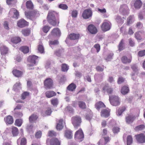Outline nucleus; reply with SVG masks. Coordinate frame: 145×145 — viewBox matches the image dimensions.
I'll use <instances>...</instances> for the list:
<instances>
[{"label": "nucleus", "mask_w": 145, "mask_h": 145, "mask_svg": "<svg viewBox=\"0 0 145 145\" xmlns=\"http://www.w3.org/2000/svg\"><path fill=\"white\" fill-rule=\"evenodd\" d=\"M57 14L54 11H51L49 12L47 16V19L48 22L51 25L55 26L57 23H59V17L56 19L55 17V15Z\"/></svg>", "instance_id": "obj_1"}, {"label": "nucleus", "mask_w": 145, "mask_h": 145, "mask_svg": "<svg viewBox=\"0 0 145 145\" xmlns=\"http://www.w3.org/2000/svg\"><path fill=\"white\" fill-rule=\"evenodd\" d=\"M25 14L27 18L32 20H35L40 15L38 12L37 10H34L25 12Z\"/></svg>", "instance_id": "obj_2"}, {"label": "nucleus", "mask_w": 145, "mask_h": 145, "mask_svg": "<svg viewBox=\"0 0 145 145\" xmlns=\"http://www.w3.org/2000/svg\"><path fill=\"white\" fill-rule=\"evenodd\" d=\"M109 100L111 104L113 106H118L120 104V99L117 96L112 95L110 96Z\"/></svg>", "instance_id": "obj_3"}, {"label": "nucleus", "mask_w": 145, "mask_h": 145, "mask_svg": "<svg viewBox=\"0 0 145 145\" xmlns=\"http://www.w3.org/2000/svg\"><path fill=\"white\" fill-rule=\"evenodd\" d=\"M71 121L74 127L77 128L80 126L82 122V119L80 116H76L72 118Z\"/></svg>", "instance_id": "obj_4"}, {"label": "nucleus", "mask_w": 145, "mask_h": 145, "mask_svg": "<svg viewBox=\"0 0 145 145\" xmlns=\"http://www.w3.org/2000/svg\"><path fill=\"white\" fill-rule=\"evenodd\" d=\"M111 25V24L110 22L105 20L102 23L101 27L103 31L106 32L110 30Z\"/></svg>", "instance_id": "obj_5"}, {"label": "nucleus", "mask_w": 145, "mask_h": 145, "mask_svg": "<svg viewBox=\"0 0 145 145\" xmlns=\"http://www.w3.org/2000/svg\"><path fill=\"white\" fill-rule=\"evenodd\" d=\"M38 57L35 56H29L27 59V60L28 62L30 63L27 65V66L29 67H33L34 65L36 64V61Z\"/></svg>", "instance_id": "obj_6"}, {"label": "nucleus", "mask_w": 145, "mask_h": 145, "mask_svg": "<svg viewBox=\"0 0 145 145\" xmlns=\"http://www.w3.org/2000/svg\"><path fill=\"white\" fill-rule=\"evenodd\" d=\"M19 16V14L18 11L15 8H11L9 12V16L10 18L18 19Z\"/></svg>", "instance_id": "obj_7"}, {"label": "nucleus", "mask_w": 145, "mask_h": 145, "mask_svg": "<svg viewBox=\"0 0 145 145\" xmlns=\"http://www.w3.org/2000/svg\"><path fill=\"white\" fill-rule=\"evenodd\" d=\"M92 15V12L91 10L90 9H88L84 10L82 16L84 19H87L91 17Z\"/></svg>", "instance_id": "obj_8"}, {"label": "nucleus", "mask_w": 145, "mask_h": 145, "mask_svg": "<svg viewBox=\"0 0 145 145\" xmlns=\"http://www.w3.org/2000/svg\"><path fill=\"white\" fill-rule=\"evenodd\" d=\"M137 142L139 143L142 144L145 142V135L141 133L135 136Z\"/></svg>", "instance_id": "obj_9"}, {"label": "nucleus", "mask_w": 145, "mask_h": 145, "mask_svg": "<svg viewBox=\"0 0 145 145\" xmlns=\"http://www.w3.org/2000/svg\"><path fill=\"white\" fill-rule=\"evenodd\" d=\"M135 37L138 40H141L142 37L145 38V32L143 31H138L135 33Z\"/></svg>", "instance_id": "obj_10"}, {"label": "nucleus", "mask_w": 145, "mask_h": 145, "mask_svg": "<svg viewBox=\"0 0 145 145\" xmlns=\"http://www.w3.org/2000/svg\"><path fill=\"white\" fill-rule=\"evenodd\" d=\"M28 25L29 23L23 18L20 19L17 22V25L20 28H23L27 26Z\"/></svg>", "instance_id": "obj_11"}, {"label": "nucleus", "mask_w": 145, "mask_h": 145, "mask_svg": "<svg viewBox=\"0 0 145 145\" xmlns=\"http://www.w3.org/2000/svg\"><path fill=\"white\" fill-rule=\"evenodd\" d=\"M44 85L46 89H50L53 85V82L52 79L51 78L46 79L44 82Z\"/></svg>", "instance_id": "obj_12"}, {"label": "nucleus", "mask_w": 145, "mask_h": 145, "mask_svg": "<svg viewBox=\"0 0 145 145\" xmlns=\"http://www.w3.org/2000/svg\"><path fill=\"white\" fill-rule=\"evenodd\" d=\"M136 117L133 115L127 114L125 117V121L127 124L132 123L135 120Z\"/></svg>", "instance_id": "obj_13"}, {"label": "nucleus", "mask_w": 145, "mask_h": 145, "mask_svg": "<svg viewBox=\"0 0 145 145\" xmlns=\"http://www.w3.org/2000/svg\"><path fill=\"white\" fill-rule=\"evenodd\" d=\"M75 138L77 139L82 140L84 138V135L81 129H80L78 130L75 134Z\"/></svg>", "instance_id": "obj_14"}, {"label": "nucleus", "mask_w": 145, "mask_h": 145, "mask_svg": "<svg viewBox=\"0 0 145 145\" xmlns=\"http://www.w3.org/2000/svg\"><path fill=\"white\" fill-rule=\"evenodd\" d=\"M88 29L89 32L92 34H95L97 32V30L96 27L93 24L89 25Z\"/></svg>", "instance_id": "obj_15"}, {"label": "nucleus", "mask_w": 145, "mask_h": 145, "mask_svg": "<svg viewBox=\"0 0 145 145\" xmlns=\"http://www.w3.org/2000/svg\"><path fill=\"white\" fill-rule=\"evenodd\" d=\"M60 34L61 33L59 29L58 28H55L52 31L50 35L54 36L59 37Z\"/></svg>", "instance_id": "obj_16"}, {"label": "nucleus", "mask_w": 145, "mask_h": 145, "mask_svg": "<svg viewBox=\"0 0 145 145\" xmlns=\"http://www.w3.org/2000/svg\"><path fill=\"white\" fill-rule=\"evenodd\" d=\"M12 73L14 75L17 77H21L23 74V72L17 70V69H14L12 71Z\"/></svg>", "instance_id": "obj_17"}, {"label": "nucleus", "mask_w": 145, "mask_h": 145, "mask_svg": "<svg viewBox=\"0 0 145 145\" xmlns=\"http://www.w3.org/2000/svg\"><path fill=\"white\" fill-rule=\"evenodd\" d=\"M4 121L7 124H11L13 123V119L12 117L10 115H8L5 117Z\"/></svg>", "instance_id": "obj_18"}, {"label": "nucleus", "mask_w": 145, "mask_h": 145, "mask_svg": "<svg viewBox=\"0 0 145 145\" xmlns=\"http://www.w3.org/2000/svg\"><path fill=\"white\" fill-rule=\"evenodd\" d=\"M38 118V116L36 114H32L29 117V122L30 123L35 122Z\"/></svg>", "instance_id": "obj_19"}, {"label": "nucleus", "mask_w": 145, "mask_h": 145, "mask_svg": "<svg viewBox=\"0 0 145 145\" xmlns=\"http://www.w3.org/2000/svg\"><path fill=\"white\" fill-rule=\"evenodd\" d=\"M80 37L79 34L72 33L70 34L68 38L71 40H76L79 39Z\"/></svg>", "instance_id": "obj_20"}, {"label": "nucleus", "mask_w": 145, "mask_h": 145, "mask_svg": "<svg viewBox=\"0 0 145 145\" xmlns=\"http://www.w3.org/2000/svg\"><path fill=\"white\" fill-rule=\"evenodd\" d=\"M45 96L48 98H50L56 95V93L53 91H48L45 93Z\"/></svg>", "instance_id": "obj_21"}, {"label": "nucleus", "mask_w": 145, "mask_h": 145, "mask_svg": "<svg viewBox=\"0 0 145 145\" xmlns=\"http://www.w3.org/2000/svg\"><path fill=\"white\" fill-rule=\"evenodd\" d=\"M132 57H131L128 59L127 57L125 56H123L122 57L121 59L122 62L124 64L129 63H130L131 61Z\"/></svg>", "instance_id": "obj_22"}, {"label": "nucleus", "mask_w": 145, "mask_h": 145, "mask_svg": "<svg viewBox=\"0 0 145 145\" xmlns=\"http://www.w3.org/2000/svg\"><path fill=\"white\" fill-rule=\"evenodd\" d=\"M63 120L62 119H61L59 120L58 123H57L56 126V129L57 130H60L63 129Z\"/></svg>", "instance_id": "obj_23"}, {"label": "nucleus", "mask_w": 145, "mask_h": 145, "mask_svg": "<svg viewBox=\"0 0 145 145\" xmlns=\"http://www.w3.org/2000/svg\"><path fill=\"white\" fill-rule=\"evenodd\" d=\"M102 89L104 91H106L108 94H111L113 91V89L110 88L108 84L105 85L103 88Z\"/></svg>", "instance_id": "obj_24"}, {"label": "nucleus", "mask_w": 145, "mask_h": 145, "mask_svg": "<svg viewBox=\"0 0 145 145\" xmlns=\"http://www.w3.org/2000/svg\"><path fill=\"white\" fill-rule=\"evenodd\" d=\"M50 145H60V142L56 138L51 139L50 141Z\"/></svg>", "instance_id": "obj_25"}, {"label": "nucleus", "mask_w": 145, "mask_h": 145, "mask_svg": "<svg viewBox=\"0 0 145 145\" xmlns=\"http://www.w3.org/2000/svg\"><path fill=\"white\" fill-rule=\"evenodd\" d=\"M134 6L135 8L139 9L142 5V2L140 0H136L134 3Z\"/></svg>", "instance_id": "obj_26"}, {"label": "nucleus", "mask_w": 145, "mask_h": 145, "mask_svg": "<svg viewBox=\"0 0 145 145\" xmlns=\"http://www.w3.org/2000/svg\"><path fill=\"white\" fill-rule=\"evenodd\" d=\"M20 143V145H26L27 144V140L25 137L22 138H19L17 140V143L19 145Z\"/></svg>", "instance_id": "obj_27"}, {"label": "nucleus", "mask_w": 145, "mask_h": 145, "mask_svg": "<svg viewBox=\"0 0 145 145\" xmlns=\"http://www.w3.org/2000/svg\"><path fill=\"white\" fill-rule=\"evenodd\" d=\"M76 86L74 83H71L67 87V89L71 91H75Z\"/></svg>", "instance_id": "obj_28"}, {"label": "nucleus", "mask_w": 145, "mask_h": 145, "mask_svg": "<svg viewBox=\"0 0 145 145\" xmlns=\"http://www.w3.org/2000/svg\"><path fill=\"white\" fill-rule=\"evenodd\" d=\"M8 48L5 46H2L0 47V51L2 55H4L8 52Z\"/></svg>", "instance_id": "obj_29"}, {"label": "nucleus", "mask_w": 145, "mask_h": 145, "mask_svg": "<svg viewBox=\"0 0 145 145\" xmlns=\"http://www.w3.org/2000/svg\"><path fill=\"white\" fill-rule=\"evenodd\" d=\"M95 106L96 109L99 110L100 108L105 107V106L103 102L99 101L95 104Z\"/></svg>", "instance_id": "obj_30"}, {"label": "nucleus", "mask_w": 145, "mask_h": 145, "mask_svg": "<svg viewBox=\"0 0 145 145\" xmlns=\"http://www.w3.org/2000/svg\"><path fill=\"white\" fill-rule=\"evenodd\" d=\"M26 8L29 10H33L34 8V5L31 0L27 1L26 3Z\"/></svg>", "instance_id": "obj_31"}, {"label": "nucleus", "mask_w": 145, "mask_h": 145, "mask_svg": "<svg viewBox=\"0 0 145 145\" xmlns=\"http://www.w3.org/2000/svg\"><path fill=\"white\" fill-rule=\"evenodd\" d=\"M126 108L125 106L119 108L116 112L117 115L118 116L121 115L123 112L126 110Z\"/></svg>", "instance_id": "obj_32"}, {"label": "nucleus", "mask_w": 145, "mask_h": 145, "mask_svg": "<svg viewBox=\"0 0 145 145\" xmlns=\"http://www.w3.org/2000/svg\"><path fill=\"white\" fill-rule=\"evenodd\" d=\"M11 41L14 43L17 44L21 41V39L19 37H14L12 38Z\"/></svg>", "instance_id": "obj_33"}, {"label": "nucleus", "mask_w": 145, "mask_h": 145, "mask_svg": "<svg viewBox=\"0 0 145 145\" xmlns=\"http://www.w3.org/2000/svg\"><path fill=\"white\" fill-rule=\"evenodd\" d=\"M109 112L106 109L102 110L101 112V116L102 117L106 118L108 117L110 115Z\"/></svg>", "instance_id": "obj_34"}, {"label": "nucleus", "mask_w": 145, "mask_h": 145, "mask_svg": "<svg viewBox=\"0 0 145 145\" xmlns=\"http://www.w3.org/2000/svg\"><path fill=\"white\" fill-rule=\"evenodd\" d=\"M129 88L127 86H123L121 88V92L122 94L125 95L129 92Z\"/></svg>", "instance_id": "obj_35"}, {"label": "nucleus", "mask_w": 145, "mask_h": 145, "mask_svg": "<svg viewBox=\"0 0 145 145\" xmlns=\"http://www.w3.org/2000/svg\"><path fill=\"white\" fill-rule=\"evenodd\" d=\"M72 131H70L67 130L65 131V136L68 139H70L72 137Z\"/></svg>", "instance_id": "obj_36"}, {"label": "nucleus", "mask_w": 145, "mask_h": 145, "mask_svg": "<svg viewBox=\"0 0 145 145\" xmlns=\"http://www.w3.org/2000/svg\"><path fill=\"white\" fill-rule=\"evenodd\" d=\"M124 40L122 39L120 41L118 46L119 51L120 52L124 49Z\"/></svg>", "instance_id": "obj_37"}, {"label": "nucleus", "mask_w": 145, "mask_h": 145, "mask_svg": "<svg viewBox=\"0 0 145 145\" xmlns=\"http://www.w3.org/2000/svg\"><path fill=\"white\" fill-rule=\"evenodd\" d=\"M30 30L29 28H27L22 29L21 31L22 33L24 36H28L30 33Z\"/></svg>", "instance_id": "obj_38"}, {"label": "nucleus", "mask_w": 145, "mask_h": 145, "mask_svg": "<svg viewBox=\"0 0 145 145\" xmlns=\"http://www.w3.org/2000/svg\"><path fill=\"white\" fill-rule=\"evenodd\" d=\"M133 142L132 137L130 135H128L127 138V145H131Z\"/></svg>", "instance_id": "obj_39"}, {"label": "nucleus", "mask_w": 145, "mask_h": 145, "mask_svg": "<svg viewBox=\"0 0 145 145\" xmlns=\"http://www.w3.org/2000/svg\"><path fill=\"white\" fill-rule=\"evenodd\" d=\"M12 133L13 136H16L18 134V130L16 127H12Z\"/></svg>", "instance_id": "obj_40"}, {"label": "nucleus", "mask_w": 145, "mask_h": 145, "mask_svg": "<svg viewBox=\"0 0 145 145\" xmlns=\"http://www.w3.org/2000/svg\"><path fill=\"white\" fill-rule=\"evenodd\" d=\"M51 104L54 106H57L58 104V99L57 98L52 99L50 100Z\"/></svg>", "instance_id": "obj_41"}, {"label": "nucleus", "mask_w": 145, "mask_h": 145, "mask_svg": "<svg viewBox=\"0 0 145 145\" xmlns=\"http://www.w3.org/2000/svg\"><path fill=\"white\" fill-rule=\"evenodd\" d=\"M20 49L25 54L28 53L29 51V47L27 46H21L20 48Z\"/></svg>", "instance_id": "obj_42"}, {"label": "nucleus", "mask_w": 145, "mask_h": 145, "mask_svg": "<svg viewBox=\"0 0 145 145\" xmlns=\"http://www.w3.org/2000/svg\"><path fill=\"white\" fill-rule=\"evenodd\" d=\"M78 105L80 108L84 110L86 108V105L85 103L82 101H79Z\"/></svg>", "instance_id": "obj_43"}, {"label": "nucleus", "mask_w": 145, "mask_h": 145, "mask_svg": "<svg viewBox=\"0 0 145 145\" xmlns=\"http://www.w3.org/2000/svg\"><path fill=\"white\" fill-rule=\"evenodd\" d=\"M23 123V120L21 119H17L15 122V125L18 127H20Z\"/></svg>", "instance_id": "obj_44"}, {"label": "nucleus", "mask_w": 145, "mask_h": 145, "mask_svg": "<svg viewBox=\"0 0 145 145\" xmlns=\"http://www.w3.org/2000/svg\"><path fill=\"white\" fill-rule=\"evenodd\" d=\"M128 9V7L126 5H123L120 7V11L124 12Z\"/></svg>", "instance_id": "obj_45"}, {"label": "nucleus", "mask_w": 145, "mask_h": 145, "mask_svg": "<svg viewBox=\"0 0 145 145\" xmlns=\"http://www.w3.org/2000/svg\"><path fill=\"white\" fill-rule=\"evenodd\" d=\"M69 69V67L65 63L62 64L61 65V71L63 72H66Z\"/></svg>", "instance_id": "obj_46"}, {"label": "nucleus", "mask_w": 145, "mask_h": 145, "mask_svg": "<svg viewBox=\"0 0 145 145\" xmlns=\"http://www.w3.org/2000/svg\"><path fill=\"white\" fill-rule=\"evenodd\" d=\"M48 136L50 137H55L56 135V133L54 131H49L48 133Z\"/></svg>", "instance_id": "obj_47"}, {"label": "nucleus", "mask_w": 145, "mask_h": 145, "mask_svg": "<svg viewBox=\"0 0 145 145\" xmlns=\"http://www.w3.org/2000/svg\"><path fill=\"white\" fill-rule=\"evenodd\" d=\"M116 20L117 22L120 24H122L124 22V20L120 16H117Z\"/></svg>", "instance_id": "obj_48"}, {"label": "nucleus", "mask_w": 145, "mask_h": 145, "mask_svg": "<svg viewBox=\"0 0 145 145\" xmlns=\"http://www.w3.org/2000/svg\"><path fill=\"white\" fill-rule=\"evenodd\" d=\"M144 125L142 124L136 127L135 128V129L136 131H141L144 129Z\"/></svg>", "instance_id": "obj_49"}, {"label": "nucleus", "mask_w": 145, "mask_h": 145, "mask_svg": "<svg viewBox=\"0 0 145 145\" xmlns=\"http://www.w3.org/2000/svg\"><path fill=\"white\" fill-rule=\"evenodd\" d=\"M50 28V27L48 25H45L43 27L42 29L44 33H46L48 32Z\"/></svg>", "instance_id": "obj_50"}, {"label": "nucleus", "mask_w": 145, "mask_h": 145, "mask_svg": "<svg viewBox=\"0 0 145 145\" xmlns=\"http://www.w3.org/2000/svg\"><path fill=\"white\" fill-rule=\"evenodd\" d=\"M125 80V78L122 76L119 77L118 78L117 83L118 84H121L124 82Z\"/></svg>", "instance_id": "obj_51"}, {"label": "nucleus", "mask_w": 145, "mask_h": 145, "mask_svg": "<svg viewBox=\"0 0 145 145\" xmlns=\"http://www.w3.org/2000/svg\"><path fill=\"white\" fill-rule=\"evenodd\" d=\"M52 112L51 109L50 108H48L45 112V116H50Z\"/></svg>", "instance_id": "obj_52"}, {"label": "nucleus", "mask_w": 145, "mask_h": 145, "mask_svg": "<svg viewBox=\"0 0 145 145\" xmlns=\"http://www.w3.org/2000/svg\"><path fill=\"white\" fill-rule=\"evenodd\" d=\"M138 56L139 57H142L145 56V50L139 51L138 53Z\"/></svg>", "instance_id": "obj_53"}, {"label": "nucleus", "mask_w": 145, "mask_h": 145, "mask_svg": "<svg viewBox=\"0 0 145 145\" xmlns=\"http://www.w3.org/2000/svg\"><path fill=\"white\" fill-rule=\"evenodd\" d=\"M29 95V92L25 91L24 92L22 95L21 99H24L27 96H28Z\"/></svg>", "instance_id": "obj_54"}, {"label": "nucleus", "mask_w": 145, "mask_h": 145, "mask_svg": "<svg viewBox=\"0 0 145 145\" xmlns=\"http://www.w3.org/2000/svg\"><path fill=\"white\" fill-rule=\"evenodd\" d=\"M120 129L118 127H114L112 129L113 133L115 134L118 133L120 131Z\"/></svg>", "instance_id": "obj_55"}, {"label": "nucleus", "mask_w": 145, "mask_h": 145, "mask_svg": "<svg viewBox=\"0 0 145 145\" xmlns=\"http://www.w3.org/2000/svg\"><path fill=\"white\" fill-rule=\"evenodd\" d=\"M133 16H130L127 18V24L128 25H129L132 23V20Z\"/></svg>", "instance_id": "obj_56"}, {"label": "nucleus", "mask_w": 145, "mask_h": 145, "mask_svg": "<svg viewBox=\"0 0 145 145\" xmlns=\"http://www.w3.org/2000/svg\"><path fill=\"white\" fill-rule=\"evenodd\" d=\"M42 132L39 131L36 132L35 135V136L37 138H40L42 136Z\"/></svg>", "instance_id": "obj_57"}, {"label": "nucleus", "mask_w": 145, "mask_h": 145, "mask_svg": "<svg viewBox=\"0 0 145 145\" xmlns=\"http://www.w3.org/2000/svg\"><path fill=\"white\" fill-rule=\"evenodd\" d=\"M20 85L21 84L20 82H17L13 86V89L14 90H15L18 88Z\"/></svg>", "instance_id": "obj_58"}, {"label": "nucleus", "mask_w": 145, "mask_h": 145, "mask_svg": "<svg viewBox=\"0 0 145 145\" xmlns=\"http://www.w3.org/2000/svg\"><path fill=\"white\" fill-rule=\"evenodd\" d=\"M93 114H87L85 116L86 119L90 121L92 118Z\"/></svg>", "instance_id": "obj_59"}, {"label": "nucleus", "mask_w": 145, "mask_h": 145, "mask_svg": "<svg viewBox=\"0 0 145 145\" xmlns=\"http://www.w3.org/2000/svg\"><path fill=\"white\" fill-rule=\"evenodd\" d=\"M59 7L63 10H66L68 8V7L67 5L64 4H61L59 5Z\"/></svg>", "instance_id": "obj_60"}, {"label": "nucleus", "mask_w": 145, "mask_h": 145, "mask_svg": "<svg viewBox=\"0 0 145 145\" xmlns=\"http://www.w3.org/2000/svg\"><path fill=\"white\" fill-rule=\"evenodd\" d=\"M38 50L40 53H43L44 49L43 46L42 45H39L38 47Z\"/></svg>", "instance_id": "obj_61"}, {"label": "nucleus", "mask_w": 145, "mask_h": 145, "mask_svg": "<svg viewBox=\"0 0 145 145\" xmlns=\"http://www.w3.org/2000/svg\"><path fill=\"white\" fill-rule=\"evenodd\" d=\"M14 114L16 116L19 117H21L23 115L22 113L21 112L15 111Z\"/></svg>", "instance_id": "obj_62"}, {"label": "nucleus", "mask_w": 145, "mask_h": 145, "mask_svg": "<svg viewBox=\"0 0 145 145\" xmlns=\"http://www.w3.org/2000/svg\"><path fill=\"white\" fill-rule=\"evenodd\" d=\"M78 14V12L76 10H73L72 12V16L73 17L76 18Z\"/></svg>", "instance_id": "obj_63"}, {"label": "nucleus", "mask_w": 145, "mask_h": 145, "mask_svg": "<svg viewBox=\"0 0 145 145\" xmlns=\"http://www.w3.org/2000/svg\"><path fill=\"white\" fill-rule=\"evenodd\" d=\"M94 47L96 49L97 52H99L100 50V46L98 44H95L94 46Z\"/></svg>", "instance_id": "obj_64"}]
</instances>
